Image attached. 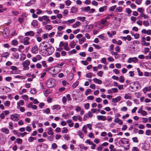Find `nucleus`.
Segmentation results:
<instances>
[{
  "mask_svg": "<svg viewBox=\"0 0 151 151\" xmlns=\"http://www.w3.org/2000/svg\"><path fill=\"white\" fill-rule=\"evenodd\" d=\"M58 65L59 64H58L57 66H55L53 68L49 67L47 68L49 73L52 75V76L57 75L61 70L62 67H59Z\"/></svg>",
  "mask_w": 151,
  "mask_h": 151,
  "instance_id": "f257e3e1",
  "label": "nucleus"
},
{
  "mask_svg": "<svg viewBox=\"0 0 151 151\" xmlns=\"http://www.w3.org/2000/svg\"><path fill=\"white\" fill-rule=\"evenodd\" d=\"M119 144L122 147H124L125 145H127V146H129V140L126 138H122L119 141Z\"/></svg>",
  "mask_w": 151,
  "mask_h": 151,
  "instance_id": "f03ea898",
  "label": "nucleus"
},
{
  "mask_svg": "<svg viewBox=\"0 0 151 151\" xmlns=\"http://www.w3.org/2000/svg\"><path fill=\"white\" fill-rule=\"evenodd\" d=\"M18 38L20 40V42L23 43L25 45H27L29 44V41L30 38L28 37H24L22 36H19L18 37Z\"/></svg>",
  "mask_w": 151,
  "mask_h": 151,
  "instance_id": "7ed1b4c3",
  "label": "nucleus"
},
{
  "mask_svg": "<svg viewBox=\"0 0 151 151\" xmlns=\"http://www.w3.org/2000/svg\"><path fill=\"white\" fill-rule=\"evenodd\" d=\"M46 86L49 88L54 87L55 86L54 79L52 78H49L46 82Z\"/></svg>",
  "mask_w": 151,
  "mask_h": 151,
  "instance_id": "20e7f679",
  "label": "nucleus"
},
{
  "mask_svg": "<svg viewBox=\"0 0 151 151\" xmlns=\"http://www.w3.org/2000/svg\"><path fill=\"white\" fill-rule=\"evenodd\" d=\"M30 63L29 60H27L24 61L22 62V65L24 67L23 69L24 70H27L29 69V66Z\"/></svg>",
  "mask_w": 151,
  "mask_h": 151,
  "instance_id": "39448f33",
  "label": "nucleus"
},
{
  "mask_svg": "<svg viewBox=\"0 0 151 151\" xmlns=\"http://www.w3.org/2000/svg\"><path fill=\"white\" fill-rule=\"evenodd\" d=\"M19 114H12L10 116L11 119L14 121H17L19 119Z\"/></svg>",
  "mask_w": 151,
  "mask_h": 151,
  "instance_id": "423d86ee",
  "label": "nucleus"
},
{
  "mask_svg": "<svg viewBox=\"0 0 151 151\" xmlns=\"http://www.w3.org/2000/svg\"><path fill=\"white\" fill-rule=\"evenodd\" d=\"M45 50L47 52L49 55H51L52 54L54 51V49L53 47H52L50 45H49L47 48L45 49Z\"/></svg>",
  "mask_w": 151,
  "mask_h": 151,
  "instance_id": "0eeeda50",
  "label": "nucleus"
},
{
  "mask_svg": "<svg viewBox=\"0 0 151 151\" xmlns=\"http://www.w3.org/2000/svg\"><path fill=\"white\" fill-rule=\"evenodd\" d=\"M138 60V59L136 57H134L133 58H130L128 59V60H127V62L129 63H136L137 62Z\"/></svg>",
  "mask_w": 151,
  "mask_h": 151,
  "instance_id": "6e6552de",
  "label": "nucleus"
},
{
  "mask_svg": "<svg viewBox=\"0 0 151 151\" xmlns=\"http://www.w3.org/2000/svg\"><path fill=\"white\" fill-rule=\"evenodd\" d=\"M10 33L9 29L8 28H6L4 29L3 33V36L5 38L8 37Z\"/></svg>",
  "mask_w": 151,
  "mask_h": 151,
  "instance_id": "1a4fd4ad",
  "label": "nucleus"
},
{
  "mask_svg": "<svg viewBox=\"0 0 151 151\" xmlns=\"http://www.w3.org/2000/svg\"><path fill=\"white\" fill-rule=\"evenodd\" d=\"M38 51V48L37 45L34 46L32 48V52L35 54H37Z\"/></svg>",
  "mask_w": 151,
  "mask_h": 151,
  "instance_id": "9d476101",
  "label": "nucleus"
},
{
  "mask_svg": "<svg viewBox=\"0 0 151 151\" xmlns=\"http://www.w3.org/2000/svg\"><path fill=\"white\" fill-rule=\"evenodd\" d=\"M40 47H41L43 49H46L49 47L48 46L47 43L46 42H43L42 43H40Z\"/></svg>",
  "mask_w": 151,
  "mask_h": 151,
  "instance_id": "9b49d317",
  "label": "nucleus"
},
{
  "mask_svg": "<svg viewBox=\"0 0 151 151\" xmlns=\"http://www.w3.org/2000/svg\"><path fill=\"white\" fill-rule=\"evenodd\" d=\"M98 37L100 39L103 40H107L108 39L106 35L104 34L100 35H99Z\"/></svg>",
  "mask_w": 151,
  "mask_h": 151,
  "instance_id": "f8f14e48",
  "label": "nucleus"
},
{
  "mask_svg": "<svg viewBox=\"0 0 151 151\" xmlns=\"http://www.w3.org/2000/svg\"><path fill=\"white\" fill-rule=\"evenodd\" d=\"M121 98L120 96H118L115 98H113L112 99V101L114 103H117L121 100Z\"/></svg>",
  "mask_w": 151,
  "mask_h": 151,
  "instance_id": "ddd939ff",
  "label": "nucleus"
},
{
  "mask_svg": "<svg viewBox=\"0 0 151 151\" xmlns=\"http://www.w3.org/2000/svg\"><path fill=\"white\" fill-rule=\"evenodd\" d=\"M111 52L112 55L115 56L114 58H115L118 59L119 58L120 55L119 54L117 53V52L111 51Z\"/></svg>",
  "mask_w": 151,
  "mask_h": 151,
  "instance_id": "4468645a",
  "label": "nucleus"
},
{
  "mask_svg": "<svg viewBox=\"0 0 151 151\" xmlns=\"http://www.w3.org/2000/svg\"><path fill=\"white\" fill-rule=\"evenodd\" d=\"M60 106L58 104L54 105L51 107V109L53 110H58L60 109Z\"/></svg>",
  "mask_w": 151,
  "mask_h": 151,
  "instance_id": "2eb2a0df",
  "label": "nucleus"
},
{
  "mask_svg": "<svg viewBox=\"0 0 151 151\" xmlns=\"http://www.w3.org/2000/svg\"><path fill=\"white\" fill-rule=\"evenodd\" d=\"M97 118L99 120H101L102 121H105L106 120V117L104 116L98 115L97 116Z\"/></svg>",
  "mask_w": 151,
  "mask_h": 151,
  "instance_id": "dca6fc26",
  "label": "nucleus"
},
{
  "mask_svg": "<svg viewBox=\"0 0 151 151\" xmlns=\"http://www.w3.org/2000/svg\"><path fill=\"white\" fill-rule=\"evenodd\" d=\"M151 90V86H148L147 87H145L143 89V91L144 93H146L147 91Z\"/></svg>",
  "mask_w": 151,
  "mask_h": 151,
  "instance_id": "f3484780",
  "label": "nucleus"
},
{
  "mask_svg": "<svg viewBox=\"0 0 151 151\" xmlns=\"http://www.w3.org/2000/svg\"><path fill=\"white\" fill-rule=\"evenodd\" d=\"M24 104V102L23 100H21L17 103V108L19 109L20 106H23Z\"/></svg>",
  "mask_w": 151,
  "mask_h": 151,
  "instance_id": "a211bd4d",
  "label": "nucleus"
},
{
  "mask_svg": "<svg viewBox=\"0 0 151 151\" xmlns=\"http://www.w3.org/2000/svg\"><path fill=\"white\" fill-rule=\"evenodd\" d=\"M1 132H4L6 134H8L9 132V129L5 127L1 128Z\"/></svg>",
  "mask_w": 151,
  "mask_h": 151,
  "instance_id": "6ab92c4d",
  "label": "nucleus"
},
{
  "mask_svg": "<svg viewBox=\"0 0 151 151\" xmlns=\"http://www.w3.org/2000/svg\"><path fill=\"white\" fill-rule=\"evenodd\" d=\"M35 35V33L32 31H30L26 32L25 33V35L26 36H29L31 37Z\"/></svg>",
  "mask_w": 151,
  "mask_h": 151,
  "instance_id": "aec40b11",
  "label": "nucleus"
},
{
  "mask_svg": "<svg viewBox=\"0 0 151 151\" xmlns=\"http://www.w3.org/2000/svg\"><path fill=\"white\" fill-rule=\"evenodd\" d=\"M81 24V23L79 21L76 22L74 24L72 25V27L75 28L80 26Z\"/></svg>",
  "mask_w": 151,
  "mask_h": 151,
  "instance_id": "412c9836",
  "label": "nucleus"
},
{
  "mask_svg": "<svg viewBox=\"0 0 151 151\" xmlns=\"http://www.w3.org/2000/svg\"><path fill=\"white\" fill-rule=\"evenodd\" d=\"M48 132L47 133L49 135H52L54 134V132L53 131V129L52 127H49L47 128Z\"/></svg>",
  "mask_w": 151,
  "mask_h": 151,
  "instance_id": "4be33fe9",
  "label": "nucleus"
},
{
  "mask_svg": "<svg viewBox=\"0 0 151 151\" xmlns=\"http://www.w3.org/2000/svg\"><path fill=\"white\" fill-rule=\"evenodd\" d=\"M107 6H104L100 8L99 9V11L100 12H103L107 9Z\"/></svg>",
  "mask_w": 151,
  "mask_h": 151,
  "instance_id": "5701e85b",
  "label": "nucleus"
},
{
  "mask_svg": "<svg viewBox=\"0 0 151 151\" xmlns=\"http://www.w3.org/2000/svg\"><path fill=\"white\" fill-rule=\"evenodd\" d=\"M81 10L82 11L88 12L90 9V7L89 6H87L86 7H83L81 8Z\"/></svg>",
  "mask_w": 151,
  "mask_h": 151,
  "instance_id": "b1692460",
  "label": "nucleus"
},
{
  "mask_svg": "<svg viewBox=\"0 0 151 151\" xmlns=\"http://www.w3.org/2000/svg\"><path fill=\"white\" fill-rule=\"evenodd\" d=\"M2 90L5 91L6 93H7L10 92L11 91V89L9 88H8L6 86H4L2 89Z\"/></svg>",
  "mask_w": 151,
  "mask_h": 151,
  "instance_id": "393cba45",
  "label": "nucleus"
},
{
  "mask_svg": "<svg viewBox=\"0 0 151 151\" xmlns=\"http://www.w3.org/2000/svg\"><path fill=\"white\" fill-rule=\"evenodd\" d=\"M93 81L94 83L99 84H101L102 83V81L101 80L96 78H93Z\"/></svg>",
  "mask_w": 151,
  "mask_h": 151,
  "instance_id": "a878e982",
  "label": "nucleus"
},
{
  "mask_svg": "<svg viewBox=\"0 0 151 151\" xmlns=\"http://www.w3.org/2000/svg\"><path fill=\"white\" fill-rule=\"evenodd\" d=\"M43 20L45 21H46L48 23L50 24V20L49 18V17L47 16H43Z\"/></svg>",
  "mask_w": 151,
  "mask_h": 151,
  "instance_id": "bb28decb",
  "label": "nucleus"
},
{
  "mask_svg": "<svg viewBox=\"0 0 151 151\" xmlns=\"http://www.w3.org/2000/svg\"><path fill=\"white\" fill-rule=\"evenodd\" d=\"M77 134L81 139H83L84 137V134L81 131H78L77 132Z\"/></svg>",
  "mask_w": 151,
  "mask_h": 151,
  "instance_id": "cd10ccee",
  "label": "nucleus"
},
{
  "mask_svg": "<svg viewBox=\"0 0 151 151\" xmlns=\"http://www.w3.org/2000/svg\"><path fill=\"white\" fill-rule=\"evenodd\" d=\"M86 38L85 37H83L82 38L79 39L78 41L79 44H82L86 41Z\"/></svg>",
  "mask_w": 151,
  "mask_h": 151,
  "instance_id": "c85d7f7f",
  "label": "nucleus"
},
{
  "mask_svg": "<svg viewBox=\"0 0 151 151\" xmlns=\"http://www.w3.org/2000/svg\"><path fill=\"white\" fill-rule=\"evenodd\" d=\"M38 22L36 20H33L31 23V25L34 27H36L38 25Z\"/></svg>",
  "mask_w": 151,
  "mask_h": 151,
  "instance_id": "c756f323",
  "label": "nucleus"
},
{
  "mask_svg": "<svg viewBox=\"0 0 151 151\" xmlns=\"http://www.w3.org/2000/svg\"><path fill=\"white\" fill-rule=\"evenodd\" d=\"M77 51L75 49H73L71 51L68 52L69 55H71L73 54H76L77 53Z\"/></svg>",
  "mask_w": 151,
  "mask_h": 151,
  "instance_id": "7c9ffc66",
  "label": "nucleus"
},
{
  "mask_svg": "<svg viewBox=\"0 0 151 151\" xmlns=\"http://www.w3.org/2000/svg\"><path fill=\"white\" fill-rule=\"evenodd\" d=\"M11 44L13 46H16L18 45V42L17 40H12L11 42Z\"/></svg>",
  "mask_w": 151,
  "mask_h": 151,
  "instance_id": "2f4dec72",
  "label": "nucleus"
},
{
  "mask_svg": "<svg viewBox=\"0 0 151 151\" xmlns=\"http://www.w3.org/2000/svg\"><path fill=\"white\" fill-rule=\"evenodd\" d=\"M123 7L121 6L116 7V12H120L122 11Z\"/></svg>",
  "mask_w": 151,
  "mask_h": 151,
  "instance_id": "473e14b6",
  "label": "nucleus"
},
{
  "mask_svg": "<svg viewBox=\"0 0 151 151\" xmlns=\"http://www.w3.org/2000/svg\"><path fill=\"white\" fill-rule=\"evenodd\" d=\"M75 20L74 19L68 20L65 22V23L67 24H71L74 22Z\"/></svg>",
  "mask_w": 151,
  "mask_h": 151,
  "instance_id": "72a5a7b5",
  "label": "nucleus"
},
{
  "mask_svg": "<svg viewBox=\"0 0 151 151\" xmlns=\"http://www.w3.org/2000/svg\"><path fill=\"white\" fill-rule=\"evenodd\" d=\"M20 60L21 61H22L24 60L26 58V56L24 53H21L20 55Z\"/></svg>",
  "mask_w": 151,
  "mask_h": 151,
  "instance_id": "f704fd0d",
  "label": "nucleus"
},
{
  "mask_svg": "<svg viewBox=\"0 0 151 151\" xmlns=\"http://www.w3.org/2000/svg\"><path fill=\"white\" fill-rule=\"evenodd\" d=\"M78 9L76 8L72 7L71 9L70 12L72 13H76Z\"/></svg>",
  "mask_w": 151,
  "mask_h": 151,
  "instance_id": "c9c22d12",
  "label": "nucleus"
},
{
  "mask_svg": "<svg viewBox=\"0 0 151 151\" xmlns=\"http://www.w3.org/2000/svg\"><path fill=\"white\" fill-rule=\"evenodd\" d=\"M137 12L140 13V14H141L144 12V9L142 7H138L137 10Z\"/></svg>",
  "mask_w": 151,
  "mask_h": 151,
  "instance_id": "e433bc0d",
  "label": "nucleus"
},
{
  "mask_svg": "<svg viewBox=\"0 0 151 151\" xmlns=\"http://www.w3.org/2000/svg\"><path fill=\"white\" fill-rule=\"evenodd\" d=\"M106 22L107 20L104 18L101 19V22L99 23L98 24L99 25H101V24H104L106 23Z\"/></svg>",
  "mask_w": 151,
  "mask_h": 151,
  "instance_id": "4c0bfd02",
  "label": "nucleus"
},
{
  "mask_svg": "<svg viewBox=\"0 0 151 151\" xmlns=\"http://www.w3.org/2000/svg\"><path fill=\"white\" fill-rule=\"evenodd\" d=\"M124 98L125 99H132V96L129 94H125Z\"/></svg>",
  "mask_w": 151,
  "mask_h": 151,
  "instance_id": "58836bf2",
  "label": "nucleus"
},
{
  "mask_svg": "<svg viewBox=\"0 0 151 151\" xmlns=\"http://www.w3.org/2000/svg\"><path fill=\"white\" fill-rule=\"evenodd\" d=\"M93 27L94 25L92 24L88 25L87 26V29L88 30V31H90L91 30Z\"/></svg>",
  "mask_w": 151,
  "mask_h": 151,
  "instance_id": "ea45409f",
  "label": "nucleus"
},
{
  "mask_svg": "<svg viewBox=\"0 0 151 151\" xmlns=\"http://www.w3.org/2000/svg\"><path fill=\"white\" fill-rule=\"evenodd\" d=\"M76 45V43L74 41H72L69 44V46L71 48H73Z\"/></svg>",
  "mask_w": 151,
  "mask_h": 151,
  "instance_id": "a19ab883",
  "label": "nucleus"
},
{
  "mask_svg": "<svg viewBox=\"0 0 151 151\" xmlns=\"http://www.w3.org/2000/svg\"><path fill=\"white\" fill-rule=\"evenodd\" d=\"M9 53L8 52H5L2 53L1 57H2L7 58L9 55Z\"/></svg>",
  "mask_w": 151,
  "mask_h": 151,
  "instance_id": "79ce46f5",
  "label": "nucleus"
},
{
  "mask_svg": "<svg viewBox=\"0 0 151 151\" xmlns=\"http://www.w3.org/2000/svg\"><path fill=\"white\" fill-rule=\"evenodd\" d=\"M114 146L113 145H111L109 147V149H110V151H116V149L114 148Z\"/></svg>",
  "mask_w": 151,
  "mask_h": 151,
  "instance_id": "37998d69",
  "label": "nucleus"
},
{
  "mask_svg": "<svg viewBox=\"0 0 151 151\" xmlns=\"http://www.w3.org/2000/svg\"><path fill=\"white\" fill-rule=\"evenodd\" d=\"M86 18V17H77V19L78 20H79L81 21V22H83L85 20Z\"/></svg>",
  "mask_w": 151,
  "mask_h": 151,
  "instance_id": "c03bdc74",
  "label": "nucleus"
},
{
  "mask_svg": "<svg viewBox=\"0 0 151 151\" xmlns=\"http://www.w3.org/2000/svg\"><path fill=\"white\" fill-rule=\"evenodd\" d=\"M87 128V127L86 125H84L82 127V131L85 134H86L87 132V131L86 130Z\"/></svg>",
  "mask_w": 151,
  "mask_h": 151,
  "instance_id": "a18cd8bd",
  "label": "nucleus"
},
{
  "mask_svg": "<svg viewBox=\"0 0 151 151\" xmlns=\"http://www.w3.org/2000/svg\"><path fill=\"white\" fill-rule=\"evenodd\" d=\"M143 24L144 26L146 27L150 25V24L149 22L146 20L143 21Z\"/></svg>",
  "mask_w": 151,
  "mask_h": 151,
  "instance_id": "49530a36",
  "label": "nucleus"
},
{
  "mask_svg": "<svg viewBox=\"0 0 151 151\" xmlns=\"http://www.w3.org/2000/svg\"><path fill=\"white\" fill-rule=\"evenodd\" d=\"M16 142L19 144H21L22 142V139L19 138H17L16 140Z\"/></svg>",
  "mask_w": 151,
  "mask_h": 151,
  "instance_id": "de8ad7c7",
  "label": "nucleus"
},
{
  "mask_svg": "<svg viewBox=\"0 0 151 151\" xmlns=\"http://www.w3.org/2000/svg\"><path fill=\"white\" fill-rule=\"evenodd\" d=\"M42 112L43 113H46V114H48L50 113V110L49 108H47L45 110H42Z\"/></svg>",
  "mask_w": 151,
  "mask_h": 151,
  "instance_id": "09e8293b",
  "label": "nucleus"
},
{
  "mask_svg": "<svg viewBox=\"0 0 151 151\" xmlns=\"http://www.w3.org/2000/svg\"><path fill=\"white\" fill-rule=\"evenodd\" d=\"M68 44L67 42L65 43L64 47V49L66 51H68L70 50V48L68 47Z\"/></svg>",
  "mask_w": 151,
  "mask_h": 151,
  "instance_id": "8fccbe9b",
  "label": "nucleus"
},
{
  "mask_svg": "<svg viewBox=\"0 0 151 151\" xmlns=\"http://www.w3.org/2000/svg\"><path fill=\"white\" fill-rule=\"evenodd\" d=\"M45 28L46 30H50L52 29V26L50 25H47L45 26Z\"/></svg>",
  "mask_w": 151,
  "mask_h": 151,
  "instance_id": "3c124183",
  "label": "nucleus"
},
{
  "mask_svg": "<svg viewBox=\"0 0 151 151\" xmlns=\"http://www.w3.org/2000/svg\"><path fill=\"white\" fill-rule=\"evenodd\" d=\"M145 58L147 60L151 59V51H150L148 55L145 56Z\"/></svg>",
  "mask_w": 151,
  "mask_h": 151,
  "instance_id": "603ef678",
  "label": "nucleus"
},
{
  "mask_svg": "<svg viewBox=\"0 0 151 151\" xmlns=\"http://www.w3.org/2000/svg\"><path fill=\"white\" fill-rule=\"evenodd\" d=\"M44 68H47V63L45 61L43 60L41 62Z\"/></svg>",
  "mask_w": 151,
  "mask_h": 151,
  "instance_id": "864d4df0",
  "label": "nucleus"
},
{
  "mask_svg": "<svg viewBox=\"0 0 151 151\" xmlns=\"http://www.w3.org/2000/svg\"><path fill=\"white\" fill-rule=\"evenodd\" d=\"M139 17H144V18L145 19H146V18H148V16L147 15L143 13L142 14H140L139 15Z\"/></svg>",
  "mask_w": 151,
  "mask_h": 151,
  "instance_id": "5fc2aeb1",
  "label": "nucleus"
},
{
  "mask_svg": "<svg viewBox=\"0 0 151 151\" xmlns=\"http://www.w3.org/2000/svg\"><path fill=\"white\" fill-rule=\"evenodd\" d=\"M15 78H19L21 79L22 80H23L25 79L26 78V77L24 76L17 75L15 76Z\"/></svg>",
  "mask_w": 151,
  "mask_h": 151,
  "instance_id": "6e6d98bb",
  "label": "nucleus"
},
{
  "mask_svg": "<svg viewBox=\"0 0 151 151\" xmlns=\"http://www.w3.org/2000/svg\"><path fill=\"white\" fill-rule=\"evenodd\" d=\"M91 91V90L90 89H87L85 92V94L86 95H88L90 94Z\"/></svg>",
  "mask_w": 151,
  "mask_h": 151,
  "instance_id": "4d7b16f0",
  "label": "nucleus"
},
{
  "mask_svg": "<svg viewBox=\"0 0 151 151\" xmlns=\"http://www.w3.org/2000/svg\"><path fill=\"white\" fill-rule=\"evenodd\" d=\"M116 6L114 5L111 6L109 9V11H113L114 10L116 9Z\"/></svg>",
  "mask_w": 151,
  "mask_h": 151,
  "instance_id": "13d9d810",
  "label": "nucleus"
},
{
  "mask_svg": "<svg viewBox=\"0 0 151 151\" xmlns=\"http://www.w3.org/2000/svg\"><path fill=\"white\" fill-rule=\"evenodd\" d=\"M142 45L145 46H149L150 44L149 42H147L145 41H142Z\"/></svg>",
  "mask_w": 151,
  "mask_h": 151,
  "instance_id": "bf43d9fd",
  "label": "nucleus"
},
{
  "mask_svg": "<svg viewBox=\"0 0 151 151\" xmlns=\"http://www.w3.org/2000/svg\"><path fill=\"white\" fill-rule=\"evenodd\" d=\"M79 82L78 81H76L72 85V87L73 88H74L76 87L79 84Z\"/></svg>",
  "mask_w": 151,
  "mask_h": 151,
  "instance_id": "052dcab7",
  "label": "nucleus"
},
{
  "mask_svg": "<svg viewBox=\"0 0 151 151\" xmlns=\"http://www.w3.org/2000/svg\"><path fill=\"white\" fill-rule=\"evenodd\" d=\"M62 83L64 86H68L70 85V84L69 83L66 82V81L65 80L63 81H62Z\"/></svg>",
  "mask_w": 151,
  "mask_h": 151,
  "instance_id": "680f3d73",
  "label": "nucleus"
},
{
  "mask_svg": "<svg viewBox=\"0 0 151 151\" xmlns=\"http://www.w3.org/2000/svg\"><path fill=\"white\" fill-rule=\"evenodd\" d=\"M104 72L103 71H99L97 72V74L98 76L101 77L102 76Z\"/></svg>",
  "mask_w": 151,
  "mask_h": 151,
  "instance_id": "e2e57ef3",
  "label": "nucleus"
},
{
  "mask_svg": "<svg viewBox=\"0 0 151 151\" xmlns=\"http://www.w3.org/2000/svg\"><path fill=\"white\" fill-rule=\"evenodd\" d=\"M63 15L64 16H66L68 13V11L67 9H65L64 11L62 12Z\"/></svg>",
  "mask_w": 151,
  "mask_h": 151,
  "instance_id": "0e129e2a",
  "label": "nucleus"
},
{
  "mask_svg": "<svg viewBox=\"0 0 151 151\" xmlns=\"http://www.w3.org/2000/svg\"><path fill=\"white\" fill-rule=\"evenodd\" d=\"M126 12L128 14H131L132 12V11L129 8H126L125 9Z\"/></svg>",
  "mask_w": 151,
  "mask_h": 151,
  "instance_id": "69168bd1",
  "label": "nucleus"
},
{
  "mask_svg": "<svg viewBox=\"0 0 151 151\" xmlns=\"http://www.w3.org/2000/svg\"><path fill=\"white\" fill-rule=\"evenodd\" d=\"M145 134L146 135L149 136L151 134V130L148 129L145 131Z\"/></svg>",
  "mask_w": 151,
  "mask_h": 151,
  "instance_id": "338daca9",
  "label": "nucleus"
},
{
  "mask_svg": "<svg viewBox=\"0 0 151 151\" xmlns=\"http://www.w3.org/2000/svg\"><path fill=\"white\" fill-rule=\"evenodd\" d=\"M147 11V13L151 14V5L148 7Z\"/></svg>",
  "mask_w": 151,
  "mask_h": 151,
  "instance_id": "774afa93",
  "label": "nucleus"
}]
</instances>
